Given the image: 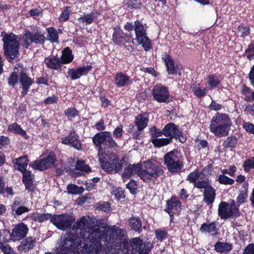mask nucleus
I'll use <instances>...</instances> for the list:
<instances>
[{"label":"nucleus","instance_id":"nucleus-4","mask_svg":"<svg viewBox=\"0 0 254 254\" xmlns=\"http://www.w3.org/2000/svg\"><path fill=\"white\" fill-rule=\"evenodd\" d=\"M20 41V37L13 33H5L3 35L2 41L4 55L9 62H11L18 58Z\"/></svg>","mask_w":254,"mask_h":254},{"label":"nucleus","instance_id":"nucleus-17","mask_svg":"<svg viewBox=\"0 0 254 254\" xmlns=\"http://www.w3.org/2000/svg\"><path fill=\"white\" fill-rule=\"evenodd\" d=\"M19 80L22 87L21 94L24 96L27 94L30 86L33 83L34 81L28 76L25 70L22 68H21L20 71Z\"/></svg>","mask_w":254,"mask_h":254},{"label":"nucleus","instance_id":"nucleus-42","mask_svg":"<svg viewBox=\"0 0 254 254\" xmlns=\"http://www.w3.org/2000/svg\"><path fill=\"white\" fill-rule=\"evenodd\" d=\"M48 32V39L52 43L58 42V33L57 31L54 28L49 27L47 29Z\"/></svg>","mask_w":254,"mask_h":254},{"label":"nucleus","instance_id":"nucleus-16","mask_svg":"<svg viewBox=\"0 0 254 254\" xmlns=\"http://www.w3.org/2000/svg\"><path fill=\"white\" fill-rule=\"evenodd\" d=\"M28 231V228L27 226L23 223H21L14 227L10 237L14 241H18L26 236Z\"/></svg>","mask_w":254,"mask_h":254},{"label":"nucleus","instance_id":"nucleus-61","mask_svg":"<svg viewBox=\"0 0 254 254\" xmlns=\"http://www.w3.org/2000/svg\"><path fill=\"white\" fill-rule=\"evenodd\" d=\"M244 170L248 171L251 169L254 168V157L246 160L244 164Z\"/></svg>","mask_w":254,"mask_h":254},{"label":"nucleus","instance_id":"nucleus-14","mask_svg":"<svg viewBox=\"0 0 254 254\" xmlns=\"http://www.w3.org/2000/svg\"><path fill=\"white\" fill-rule=\"evenodd\" d=\"M142 240L139 238H134L131 242L132 249L135 252H138V254H148L150 251V244L149 243L144 244Z\"/></svg>","mask_w":254,"mask_h":254},{"label":"nucleus","instance_id":"nucleus-43","mask_svg":"<svg viewBox=\"0 0 254 254\" xmlns=\"http://www.w3.org/2000/svg\"><path fill=\"white\" fill-rule=\"evenodd\" d=\"M237 143V138L236 136L232 135L228 137L223 143L225 148H234Z\"/></svg>","mask_w":254,"mask_h":254},{"label":"nucleus","instance_id":"nucleus-28","mask_svg":"<svg viewBox=\"0 0 254 254\" xmlns=\"http://www.w3.org/2000/svg\"><path fill=\"white\" fill-rule=\"evenodd\" d=\"M115 83L119 87L126 86L129 83V78L122 72L118 73L115 76Z\"/></svg>","mask_w":254,"mask_h":254},{"label":"nucleus","instance_id":"nucleus-55","mask_svg":"<svg viewBox=\"0 0 254 254\" xmlns=\"http://www.w3.org/2000/svg\"><path fill=\"white\" fill-rule=\"evenodd\" d=\"M126 188L129 190L131 193L135 194L136 192L137 185L135 181L131 180L126 185Z\"/></svg>","mask_w":254,"mask_h":254},{"label":"nucleus","instance_id":"nucleus-12","mask_svg":"<svg viewBox=\"0 0 254 254\" xmlns=\"http://www.w3.org/2000/svg\"><path fill=\"white\" fill-rule=\"evenodd\" d=\"M125 231L118 227L113 228L110 232L109 242L112 244L115 248L121 246L125 240Z\"/></svg>","mask_w":254,"mask_h":254},{"label":"nucleus","instance_id":"nucleus-46","mask_svg":"<svg viewBox=\"0 0 254 254\" xmlns=\"http://www.w3.org/2000/svg\"><path fill=\"white\" fill-rule=\"evenodd\" d=\"M95 13L91 12L89 14L84 15L79 18V21L85 24H90L92 23L94 19L95 18Z\"/></svg>","mask_w":254,"mask_h":254},{"label":"nucleus","instance_id":"nucleus-48","mask_svg":"<svg viewBox=\"0 0 254 254\" xmlns=\"http://www.w3.org/2000/svg\"><path fill=\"white\" fill-rule=\"evenodd\" d=\"M218 181L220 184L224 185H232L234 183V180L229 178L224 174L219 175Z\"/></svg>","mask_w":254,"mask_h":254},{"label":"nucleus","instance_id":"nucleus-21","mask_svg":"<svg viewBox=\"0 0 254 254\" xmlns=\"http://www.w3.org/2000/svg\"><path fill=\"white\" fill-rule=\"evenodd\" d=\"M142 167L141 163H139L136 164L129 165L127 166L122 174V178L124 181L125 179H128L129 177L137 174L139 176L140 170Z\"/></svg>","mask_w":254,"mask_h":254},{"label":"nucleus","instance_id":"nucleus-34","mask_svg":"<svg viewBox=\"0 0 254 254\" xmlns=\"http://www.w3.org/2000/svg\"><path fill=\"white\" fill-rule=\"evenodd\" d=\"M75 169L78 171L79 175L87 173L91 171V169L88 165L85 164V162L82 160H78L75 166Z\"/></svg>","mask_w":254,"mask_h":254},{"label":"nucleus","instance_id":"nucleus-53","mask_svg":"<svg viewBox=\"0 0 254 254\" xmlns=\"http://www.w3.org/2000/svg\"><path fill=\"white\" fill-rule=\"evenodd\" d=\"M10 234L7 230H3L0 231V245L6 242L8 240L10 239Z\"/></svg>","mask_w":254,"mask_h":254},{"label":"nucleus","instance_id":"nucleus-39","mask_svg":"<svg viewBox=\"0 0 254 254\" xmlns=\"http://www.w3.org/2000/svg\"><path fill=\"white\" fill-rule=\"evenodd\" d=\"M21 45L26 48L28 47L33 43L32 39V33L30 31H26L23 35L22 39H20Z\"/></svg>","mask_w":254,"mask_h":254},{"label":"nucleus","instance_id":"nucleus-45","mask_svg":"<svg viewBox=\"0 0 254 254\" xmlns=\"http://www.w3.org/2000/svg\"><path fill=\"white\" fill-rule=\"evenodd\" d=\"M201 179V175L197 170H195L191 173H190L187 177V180L191 183L195 184L199 180Z\"/></svg>","mask_w":254,"mask_h":254},{"label":"nucleus","instance_id":"nucleus-35","mask_svg":"<svg viewBox=\"0 0 254 254\" xmlns=\"http://www.w3.org/2000/svg\"><path fill=\"white\" fill-rule=\"evenodd\" d=\"M73 59L71 51L69 48L66 47L63 51L62 56L61 57V63L62 64H68L70 63Z\"/></svg>","mask_w":254,"mask_h":254},{"label":"nucleus","instance_id":"nucleus-64","mask_svg":"<svg viewBox=\"0 0 254 254\" xmlns=\"http://www.w3.org/2000/svg\"><path fill=\"white\" fill-rule=\"evenodd\" d=\"M243 254H254V244L248 245L245 248Z\"/></svg>","mask_w":254,"mask_h":254},{"label":"nucleus","instance_id":"nucleus-26","mask_svg":"<svg viewBox=\"0 0 254 254\" xmlns=\"http://www.w3.org/2000/svg\"><path fill=\"white\" fill-rule=\"evenodd\" d=\"M203 200L207 204H212L215 197V191L212 187H207L204 190Z\"/></svg>","mask_w":254,"mask_h":254},{"label":"nucleus","instance_id":"nucleus-49","mask_svg":"<svg viewBox=\"0 0 254 254\" xmlns=\"http://www.w3.org/2000/svg\"><path fill=\"white\" fill-rule=\"evenodd\" d=\"M71 12L70 7H66L61 13L59 17V21L61 22L67 21L69 17Z\"/></svg>","mask_w":254,"mask_h":254},{"label":"nucleus","instance_id":"nucleus-27","mask_svg":"<svg viewBox=\"0 0 254 254\" xmlns=\"http://www.w3.org/2000/svg\"><path fill=\"white\" fill-rule=\"evenodd\" d=\"M35 239L32 237H28L21 242L18 247V250L21 252H26L32 249L35 245Z\"/></svg>","mask_w":254,"mask_h":254},{"label":"nucleus","instance_id":"nucleus-19","mask_svg":"<svg viewBox=\"0 0 254 254\" xmlns=\"http://www.w3.org/2000/svg\"><path fill=\"white\" fill-rule=\"evenodd\" d=\"M62 142L64 144L71 145V146L77 150H80L81 148L80 141L75 131H71L68 135L62 138Z\"/></svg>","mask_w":254,"mask_h":254},{"label":"nucleus","instance_id":"nucleus-63","mask_svg":"<svg viewBox=\"0 0 254 254\" xmlns=\"http://www.w3.org/2000/svg\"><path fill=\"white\" fill-rule=\"evenodd\" d=\"M243 128L248 132L253 134L254 132V125L250 123H244L243 125Z\"/></svg>","mask_w":254,"mask_h":254},{"label":"nucleus","instance_id":"nucleus-11","mask_svg":"<svg viewBox=\"0 0 254 254\" xmlns=\"http://www.w3.org/2000/svg\"><path fill=\"white\" fill-rule=\"evenodd\" d=\"M162 56L168 73L172 75L178 74L181 75L183 70L182 65L177 61H173L166 53H164Z\"/></svg>","mask_w":254,"mask_h":254},{"label":"nucleus","instance_id":"nucleus-15","mask_svg":"<svg viewBox=\"0 0 254 254\" xmlns=\"http://www.w3.org/2000/svg\"><path fill=\"white\" fill-rule=\"evenodd\" d=\"M92 66L87 65L77 68L69 69L67 72V77L71 80H75L86 75L91 69Z\"/></svg>","mask_w":254,"mask_h":254},{"label":"nucleus","instance_id":"nucleus-10","mask_svg":"<svg viewBox=\"0 0 254 254\" xmlns=\"http://www.w3.org/2000/svg\"><path fill=\"white\" fill-rule=\"evenodd\" d=\"M51 222L58 229L65 230L69 228L74 220L69 214L54 215L50 218Z\"/></svg>","mask_w":254,"mask_h":254},{"label":"nucleus","instance_id":"nucleus-36","mask_svg":"<svg viewBox=\"0 0 254 254\" xmlns=\"http://www.w3.org/2000/svg\"><path fill=\"white\" fill-rule=\"evenodd\" d=\"M67 192L71 194H80L83 192L84 189L82 187H78L77 186L70 184L66 187Z\"/></svg>","mask_w":254,"mask_h":254},{"label":"nucleus","instance_id":"nucleus-44","mask_svg":"<svg viewBox=\"0 0 254 254\" xmlns=\"http://www.w3.org/2000/svg\"><path fill=\"white\" fill-rule=\"evenodd\" d=\"M194 94L198 97L204 96L206 93L207 90L205 88L197 87L196 84H193L190 87Z\"/></svg>","mask_w":254,"mask_h":254},{"label":"nucleus","instance_id":"nucleus-13","mask_svg":"<svg viewBox=\"0 0 254 254\" xmlns=\"http://www.w3.org/2000/svg\"><path fill=\"white\" fill-rule=\"evenodd\" d=\"M154 98L158 102H167L170 94L168 88L161 84L156 85L153 89Z\"/></svg>","mask_w":254,"mask_h":254},{"label":"nucleus","instance_id":"nucleus-32","mask_svg":"<svg viewBox=\"0 0 254 254\" xmlns=\"http://www.w3.org/2000/svg\"><path fill=\"white\" fill-rule=\"evenodd\" d=\"M8 130L11 131L14 133L20 134L25 138H27L26 131L16 123H13L9 125L8 127Z\"/></svg>","mask_w":254,"mask_h":254},{"label":"nucleus","instance_id":"nucleus-62","mask_svg":"<svg viewBox=\"0 0 254 254\" xmlns=\"http://www.w3.org/2000/svg\"><path fill=\"white\" fill-rule=\"evenodd\" d=\"M123 133V126L120 125L113 131V136L117 138L122 137Z\"/></svg>","mask_w":254,"mask_h":254},{"label":"nucleus","instance_id":"nucleus-2","mask_svg":"<svg viewBox=\"0 0 254 254\" xmlns=\"http://www.w3.org/2000/svg\"><path fill=\"white\" fill-rule=\"evenodd\" d=\"M94 144L98 147H100L98 152L99 160L101 163L102 168L109 173H117L122 168V163H120L119 159L114 155L110 162H108V156L104 155L103 148L101 145L108 143V145L113 148L117 146V143L114 140L110 132L103 131L96 134L93 137Z\"/></svg>","mask_w":254,"mask_h":254},{"label":"nucleus","instance_id":"nucleus-1","mask_svg":"<svg viewBox=\"0 0 254 254\" xmlns=\"http://www.w3.org/2000/svg\"><path fill=\"white\" fill-rule=\"evenodd\" d=\"M106 237L104 230L98 227L89 229L81 237L64 238L56 254H98L103 251L102 243Z\"/></svg>","mask_w":254,"mask_h":254},{"label":"nucleus","instance_id":"nucleus-59","mask_svg":"<svg viewBox=\"0 0 254 254\" xmlns=\"http://www.w3.org/2000/svg\"><path fill=\"white\" fill-rule=\"evenodd\" d=\"M150 132L151 133V138H158L159 137L161 136L162 134H163V131H160L159 129H157L155 127H153L150 128Z\"/></svg>","mask_w":254,"mask_h":254},{"label":"nucleus","instance_id":"nucleus-24","mask_svg":"<svg viewBox=\"0 0 254 254\" xmlns=\"http://www.w3.org/2000/svg\"><path fill=\"white\" fill-rule=\"evenodd\" d=\"M148 114L143 113L136 116L135 124L139 131L143 130L147 126L149 121Z\"/></svg>","mask_w":254,"mask_h":254},{"label":"nucleus","instance_id":"nucleus-40","mask_svg":"<svg viewBox=\"0 0 254 254\" xmlns=\"http://www.w3.org/2000/svg\"><path fill=\"white\" fill-rule=\"evenodd\" d=\"M200 231L202 233H209L216 231V224L215 222L210 223H203L201 225Z\"/></svg>","mask_w":254,"mask_h":254},{"label":"nucleus","instance_id":"nucleus-47","mask_svg":"<svg viewBox=\"0 0 254 254\" xmlns=\"http://www.w3.org/2000/svg\"><path fill=\"white\" fill-rule=\"evenodd\" d=\"M220 82V79L217 75H210L207 78V83L211 88L216 87Z\"/></svg>","mask_w":254,"mask_h":254},{"label":"nucleus","instance_id":"nucleus-54","mask_svg":"<svg viewBox=\"0 0 254 254\" xmlns=\"http://www.w3.org/2000/svg\"><path fill=\"white\" fill-rule=\"evenodd\" d=\"M194 187L197 189H204L205 190L207 187H210L208 182L205 179L199 180L194 184Z\"/></svg>","mask_w":254,"mask_h":254},{"label":"nucleus","instance_id":"nucleus-60","mask_svg":"<svg viewBox=\"0 0 254 254\" xmlns=\"http://www.w3.org/2000/svg\"><path fill=\"white\" fill-rule=\"evenodd\" d=\"M2 243L0 245V249L5 254H13L14 252L11 247L7 244Z\"/></svg>","mask_w":254,"mask_h":254},{"label":"nucleus","instance_id":"nucleus-25","mask_svg":"<svg viewBox=\"0 0 254 254\" xmlns=\"http://www.w3.org/2000/svg\"><path fill=\"white\" fill-rule=\"evenodd\" d=\"M21 172L23 175L22 181L25 186L26 189L30 191H33L32 182L34 178V175L30 171L26 170Z\"/></svg>","mask_w":254,"mask_h":254},{"label":"nucleus","instance_id":"nucleus-37","mask_svg":"<svg viewBox=\"0 0 254 254\" xmlns=\"http://www.w3.org/2000/svg\"><path fill=\"white\" fill-rule=\"evenodd\" d=\"M129 226L136 232H140L141 228V221L138 217H132L129 220Z\"/></svg>","mask_w":254,"mask_h":254},{"label":"nucleus","instance_id":"nucleus-29","mask_svg":"<svg viewBox=\"0 0 254 254\" xmlns=\"http://www.w3.org/2000/svg\"><path fill=\"white\" fill-rule=\"evenodd\" d=\"M28 159L26 156L24 155L15 159L14 167L20 172H23L27 166Z\"/></svg>","mask_w":254,"mask_h":254},{"label":"nucleus","instance_id":"nucleus-33","mask_svg":"<svg viewBox=\"0 0 254 254\" xmlns=\"http://www.w3.org/2000/svg\"><path fill=\"white\" fill-rule=\"evenodd\" d=\"M45 63L48 67L56 69L60 68L62 64L61 61L56 57L47 58L45 60Z\"/></svg>","mask_w":254,"mask_h":254},{"label":"nucleus","instance_id":"nucleus-8","mask_svg":"<svg viewBox=\"0 0 254 254\" xmlns=\"http://www.w3.org/2000/svg\"><path fill=\"white\" fill-rule=\"evenodd\" d=\"M41 159L30 163V166L35 170H45L53 165L56 161V155L53 152L47 151L41 156Z\"/></svg>","mask_w":254,"mask_h":254},{"label":"nucleus","instance_id":"nucleus-5","mask_svg":"<svg viewBox=\"0 0 254 254\" xmlns=\"http://www.w3.org/2000/svg\"><path fill=\"white\" fill-rule=\"evenodd\" d=\"M143 165L144 169L141 168L139 177L145 183L155 181L164 173L162 167L153 164L150 160L143 161Z\"/></svg>","mask_w":254,"mask_h":254},{"label":"nucleus","instance_id":"nucleus-50","mask_svg":"<svg viewBox=\"0 0 254 254\" xmlns=\"http://www.w3.org/2000/svg\"><path fill=\"white\" fill-rule=\"evenodd\" d=\"M156 238L160 241H162L165 240L168 235V232L166 230L162 229H156L155 231Z\"/></svg>","mask_w":254,"mask_h":254},{"label":"nucleus","instance_id":"nucleus-9","mask_svg":"<svg viewBox=\"0 0 254 254\" xmlns=\"http://www.w3.org/2000/svg\"><path fill=\"white\" fill-rule=\"evenodd\" d=\"M218 215L222 219L232 216L237 217L239 216V209L234 202L229 204L222 201L219 204Z\"/></svg>","mask_w":254,"mask_h":254},{"label":"nucleus","instance_id":"nucleus-38","mask_svg":"<svg viewBox=\"0 0 254 254\" xmlns=\"http://www.w3.org/2000/svg\"><path fill=\"white\" fill-rule=\"evenodd\" d=\"M151 141L155 146L161 147L168 145L171 141V139L168 138H155L151 139Z\"/></svg>","mask_w":254,"mask_h":254},{"label":"nucleus","instance_id":"nucleus-56","mask_svg":"<svg viewBox=\"0 0 254 254\" xmlns=\"http://www.w3.org/2000/svg\"><path fill=\"white\" fill-rule=\"evenodd\" d=\"M64 114L68 118H74L78 115V111L75 108H69L64 111Z\"/></svg>","mask_w":254,"mask_h":254},{"label":"nucleus","instance_id":"nucleus-57","mask_svg":"<svg viewBox=\"0 0 254 254\" xmlns=\"http://www.w3.org/2000/svg\"><path fill=\"white\" fill-rule=\"evenodd\" d=\"M17 72H18V70L16 71L15 69L10 76L8 78V84L9 85L14 86L17 83L18 81Z\"/></svg>","mask_w":254,"mask_h":254},{"label":"nucleus","instance_id":"nucleus-51","mask_svg":"<svg viewBox=\"0 0 254 254\" xmlns=\"http://www.w3.org/2000/svg\"><path fill=\"white\" fill-rule=\"evenodd\" d=\"M112 193L117 199L124 198L125 197L124 190L120 187L114 189L112 191Z\"/></svg>","mask_w":254,"mask_h":254},{"label":"nucleus","instance_id":"nucleus-3","mask_svg":"<svg viewBox=\"0 0 254 254\" xmlns=\"http://www.w3.org/2000/svg\"><path fill=\"white\" fill-rule=\"evenodd\" d=\"M232 122L228 115L216 113L211 120L209 129L215 136L224 137L229 134Z\"/></svg>","mask_w":254,"mask_h":254},{"label":"nucleus","instance_id":"nucleus-20","mask_svg":"<svg viewBox=\"0 0 254 254\" xmlns=\"http://www.w3.org/2000/svg\"><path fill=\"white\" fill-rule=\"evenodd\" d=\"M163 134L167 138H170L171 141L173 137H180L182 133L177 126L173 123H170L164 127Z\"/></svg>","mask_w":254,"mask_h":254},{"label":"nucleus","instance_id":"nucleus-30","mask_svg":"<svg viewBox=\"0 0 254 254\" xmlns=\"http://www.w3.org/2000/svg\"><path fill=\"white\" fill-rule=\"evenodd\" d=\"M215 250L218 253H225L231 251L232 245L229 243L218 242L214 246Z\"/></svg>","mask_w":254,"mask_h":254},{"label":"nucleus","instance_id":"nucleus-41","mask_svg":"<svg viewBox=\"0 0 254 254\" xmlns=\"http://www.w3.org/2000/svg\"><path fill=\"white\" fill-rule=\"evenodd\" d=\"M32 39L33 42L42 44L44 42L45 36L40 30H37L34 33H32Z\"/></svg>","mask_w":254,"mask_h":254},{"label":"nucleus","instance_id":"nucleus-58","mask_svg":"<svg viewBox=\"0 0 254 254\" xmlns=\"http://www.w3.org/2000/svg\"><path fill=\"white\" fill-rule=\"evenodd\" d=\"M212 173V167L210 165L205 166L200 173L201 179H205L206 177L210 175Z\"/></svg>","mask_w":254,"mask_h":254},{"label":"nucleus","instance_id":"nucleus-31","mask_svg":"<svg viewBox=\"0 0 254 254\" xmlns=\"http://www.w3.org/2000/svg\"><path fill=\"white\" fill-rule=\"evenodd\" d=\"M29 216L31 219L36 222H43L46 220L49 219L51 217V214L48 213L40 214L35 212L30 213Z\"/></svg>","mask_w":254,"mask_h":254},{"label":"nucleus","instance_id":"nucleus-52","mask_svg":"<svg viewBox=\"0 0 254 254\" xmlns=\"http://www.w3.org/2000/svg\"><path fill=\"white\" fill-rule=\"evenodd\" d=\"M248 197V191L246 189L242 190L237 197V203L238 205L245 202Z\"/></svg>","mask_w":254,"mask_h":254},{"label":"nucleus","instance_id":"nucleus-6","mask_svg":"<svg viewBox=\"0 0 254 254\" xmlns=\"http://www.w3.org/2000/svg\"><path fill=\"white\" fill-rule=\"evenodd\" d=\"M181 159L179 152L177 150H173L164 155V165L166 166L169 172L178 173L183 167V164Z\"/></svg>","mask_w":254,"mask_h":254},{"label":"nucleus","instance_id":"nucleus-23","mask_svg":"<svg viewBox=\"0 0 254 254\" xmlns=\"http://www.w3.org/2000/svg\"><path fill=\"white\" fill-rule=\"evenodd\" d=\"M112 39L116 44L119 45H123L125 43L126 37L120 27H116L114 28Z\"/></svg>","mask_w":254,"mask_h":254},{"label":"nucleus","instance_id":"nucleus-22","mask_svg":"<svg viewBox=\"0 0 254 254\" xmlns=\"http://www.w3.org/2000/svg\"><path fill=\"white\" fill-rule=\"evenodd\" d=\"M167 212L169 214L171 218L174 214H178L181 210V204L180 201L176 197H172L167 201Z\"/></svg>","mask_w":254,"mask_h":254},{"label":"nucleus","instance_id":"nucleus-18","mask_svg":"<svg viewBox=\"0 0 254 254\" xmlns=\"http://www.w3.org/2000/svg\"><path fill=\"white\" fill-rule=\"evenodd\" d=\"M29 211V209L23 205V202L20 198H15L11 205V214L14 216H20Z\"/></svg>","mask_w":254,"mask_h":254},{"label":"nucleus","instance_id":"nucleus-7","mask_svg":"<svg viewBox=\"0 0 254 254\" xmlns=\"http://www.w3.org/2000/svg\"><path fill=\"white\" fill-rule=\"evenodd\" d=\"M135 40L138 44L141 45L144 50L149 51L151 48V41L146 35L147 27L139 21H135L134 24Z\"/></svg>","mask_w":254,"mask_h":254}]
</instances>
